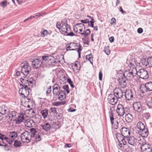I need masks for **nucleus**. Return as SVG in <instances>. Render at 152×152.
<instances>
[{"instance_id": "63", "label": "nucleus", "mask_w": 152, "mask_h": 152, "mask_svg": "<svg viewBox=\"0 0 152 152\" xmlns=\"http://www.w3.org/2000/svg\"><path fill=\"white\" fill-rule=\"evenodd\" d=\"M111 21L112 22L111 23V24H112L113 23H116V19L115 18H112L111 19Z\"/></svg>"}, {"instance_id": "8", "label": "nucleus", "mask_w": 152, "mask_h": 152, "mask_svg": "<svg viewBox=\"0 0 152 152\" xmlns=\"http://www.w3.org/2000/svg\"><path fill=\"white\" fill-rule=\"evenodd\" d=\"M9 140L8 137L0 133V146L7 147V145L6 142L8 144V142H9Z\"/></svg>"}, {"instance_id": "64", "label": "nucleus", "mask_w": 152, "mask_h": 152, "mask_svg": "<svg viewBox=\"0 0 152 152\" xmlns=\"http://www.w3.org/2000/svg\"><path fill=\"white\" fill-rule=\"evenodd\" d=\"M110 41V42H113L114 41V38L113 36L111 37L109 39Z\"/></svg>"}, {"instance_id": "24", "label": "nucleus", "mask_w": 152, "mask_h": 152, "mask_svg": "<svg viewBox=\"0 0 152 152\" xmlns=\"http://www.w3.org/2000/svg\"><path fill=\"white\" fill-rule=\"evenodd\" d=\"M127 140L129 144L133 146L136 145L137 142V140L133 136L129 137Z\"/></svg>"}, {"instance_id": "41", "label": "nucleus", "mask_w": 152, "mask_h": 152, "mask_svg": "<svg viewBox=\"0 0 152 152\" xmlns=\"http://www.w3.org/2000/svg\"><path fill=\"white\" fill-rule=\"evenodd\" d=\"M116 138L119 142H120V141H121L123 142L124 145H125L126 144V142L124 140V137H123V136H121L120 137H119H119H116Z\"/></svg>"}, {"instance_id": "40", "label": "nucleus", "mask_w": 152, "mask_h": 152, "mask_svg": "<svg viewBox=\"0 0 152 152\" xmlns=\"http://www.w3.org/2000/svg\"><path fill=\"white\" fill-rule=\"evenodd\" d=\"M35 106V104L34 101H32L31 99H29V108H34Z\"/></svg>"}, {"instance_id": "28", "label": "nucleus", "mask_w": 152, "mask_h": 152, "mask_svg": "<svg viewBox=\"0 0 152 152\" xmlns=\"http://www.w3.org/2000/svg\"><path fill=\"white\" fill-rule=\"evenodd\" d=\"M29 118H36V115L35 114V112L32 108H29Z\"/></svg>"}, {"instance_id": "12", "label": "nucleus", "mask_w": 152, "mask_h": 152, "mask_svg": "<svg viewBox=\"0 0 152 152\" xmlns=\"http://www.w3.org/2000/svg\"><path fill=\"white\" fill-rule=\"evenodd\" d=\"M120 77L118 78V80L119 84L121 87L124 88L127 86V79L123 75Z\"/></svg>"}, {"instance_id": "34", "label": "nucleus", "mask_w": 152, "mask_h": 152, "mask_svg": "<svg viewBox=\"0 0 152 152\" xmlns=\"http://www.w3.org/2000/svg\"><path fill=\"white\" fill-rule=\"evenodd\" d=\"M125 119L128 122H131L133 119V117L132 114L129 113L126 114L125 116Z\"/></svg>"}, {"instance_id": "56", "label": "nucleus", "mask_w": 152, "mask_h": 152, "mask_svg": "<svg viewBox=\"0 0 152 152\" xmlns=\"http://www.w3.org/2000/svg\"><path fill=\"white\" fill-rule=\"evenodd\" d=\"M64 102H57L54 103V105L56 106H58L62 104V103Z\"/></svg>"}, {"instance_id": "60", "label": "nucleus", "mask_w": 152, "mask_h": 152, "mask_svg": "<svg viewBox=\"0 0 152 152\" xmlns=\"http://www.w3.org/2000/svg\"><path fill=\"white\" fill-rule=\"evenodd\" d=\"M94 21H93V20L90 21L89 22V23H90V25H88V26H90L91 27L93 28L94 27Z\"/></svg>"}, {"instance_id": "59", "label": "nucleus", "mask_w": 152, "mask_h": 152, "mask_svg": "<svg viewBox=\"0 0 152 152\" xmlns=\"http://www.w3.org/2000/svg\"><path fill=\"white\" fill-rule=\"evenodd\" d=\"M51 92V87H50L49 88H48L47 90L46 91V94L48 95V94L50 93Z\"/></svg>"}, {"instance_id": "31", "label": "nucleus", "mask_w": 152, "mask_h": 152, "mask_svg": "<svg viewBox=\"0 0 152 152\" xmlns=\"http://www.w3.org/2000/svg\"><path fill=\"white\" fill-rule=\"evenodd\" d=\"M140 64H141V66L142 67H145L148 65V58L147 60L145 59H143L141 61V62L140 63Z\"/></svg>"}, {"instance_id": "17", "label": "nucleus", "mask_w": 152, "mask_h": 152, "mask_svg": "<svg viewBox=\"0 0 152 152\" xmlns=\"http://www.w3.org/2000/svg\"><path fill=\"white\" fill-rule=\"evenodd\" d=\"M28 132L26 131L23 132L21 135V140L22 142L25 143V145H27L28 142L26 141L28 140Z\"/></svg>"}, {"instance_id": "18", "label": "nucleus", "mask_w": 152, "mask_h": 152, "mask_svg": "<svg viewBox=\"0 0 152 152\" xmlns=\"http://www.w3.org/2000/svg\"><path fill=\"white\" fill-rule=\"evenodd\" d=\"M118 99L115 97L114 95L111 94L109 95L107 97V101L110 104L114 105L117 102Z\"/></svg>"}, {"instance_id": "14", "label": "nucleus", "mask_w": 152, "mask_h": 152, "mask_svg": "<svg viewBox=\"0 0 152 152\" xmlns=\"http://www.w3.org/2000/svg\"><path fill=\"white\" fill-rule=\"evenodd\" d=\"M152 148L151 145L145 143L141 145V149L142 152H151Z\"/></svg>"}, {"instance_id": "1", "label": "nucleus", "mask_w": 152, "mask_h": 152, "mask_svg": "<svg viewBox=\"0 0 152 152\" xmlns=\"http://www.w3.org/2000/svg\"><path fill=\"white\" fill-rule=\"evenodd\" d=\"M128 70H126L123 75L127 79L132 78L137 74V71L135 65L130 63L128 66Z\"/></svg>"}, {"instance_id": "21", "label": "nucleus", "mask_w": 152, "mask_h": 152, "mask_svg": "<svg viewBox=\"0 0 152 152\" xmlns=\"http://www.w3.org/2000/svg\"><path fill=\"white\" fill-rule=\"evenodd\" d=\"M124 93L121 89H118L116 91H114V95L118 99L122 98Z\"/></svg>"}, {"instance_id": "11", "label": "nucleus", "mask_w": 152, "mask_h": 152, "mask_svg": "<svg viewBox=\"0 0 152 152\" xmlns=\"http://www.w3.org/2000/svg\"><path fill=\"white\" fill-rule=\"evenodd\" d=\"M8 135L10 137V138L8 137L9 142H8V144L11 145L13 142L14 140L17 137L18 134L16 132L13 131L9 132L8 133Z\"/></svg>"}, {"instance_id": "32", "label": "nucleus", "mask_w": 152, "mask_h": 152, "mask_svg": "<svg viewBox=\"0 0 152 152\" xmlns=\"http://www.w3.org/2000/svg\"><path fill=\"white\" fill-rule=\"evenodd\" d=\"M29 128H37V126L34 120L29 119Z\"/></svg>"}, {"instance_id": "23", "label": "nucleus", "mask_w": 152, "mask_h": 152, "mask_svg": "<svg viewBox=\"0 0 152 152\" xmlns=\"http://www.w3.org/2000/svg\"><path fill=\"white\" fill-rule=\"evenodd\" d=\"M139 133L143 137H147L148 134V131L147 129L145 128L144 129L140 130Z\"/></svg>"}, {"instance_id": "42", "label": "nucleus", "mask_w": 152, "mask_h": 152, "mask_svg": "<svg viewBox=\"0 0 152 152\" xmlns=\"http://www.w3.org/2000/svg\"><path fill=\"white\" fill-rule=\"evenodd\" d=\"M9 3H8L7 1L6 0L3 1L0 3V5L3 8H4L7 7V4H9Z\"/></svg>"}, {"instance_id": "30", "label": "nucleus", "mask_w": 152, "mask_h": 152, "mask_svg": "<svg viewBox=\"0 0 152 152\" xmlns=\"http://www.w3.org/2000/svg\"><path fill=\"white\" fill-rule=\"evenodd\" d=\"M140 90L142 93L145 94L148 91L147 88L145 84H141L140 86Z\"/></svg>"}, {"instance_id": "7", "label": "nucleus", "mask_w": 152, "mask_h": 152, "mask_svg": "<svg viewBox=\"0 0 152 152\" xmlns=\"http://www.w3.org/2000/svg\"><path fill=\"white\" fill-rule=\"evenodd\" d=\"M137 74L140 78L144 79H147L149 77L147 71L144 69H140L137 71Z\"/></svg>"}, {"instance_id": "54", "label": "nucleus", "mask_w": 152, "mask_h": 152, "mask_svg": "<svg viewBox=\"0 0 152 152\" xmlns=\"http://www.w3.org/2000/svg\"><path fill=\"white\" fill-rule=\"evenodd\" d=\"M48 33V31L46 30H44L41 32V34H42L43 35V36H47Z\"/></svg>"}, {"instance_id": "35", "label": "nucleus", "mask_w": 152, "mask_h": 152, "mask_svg": "<svg viewBox=\"0 0 152 152\" xmlns=\"http://www.w3.org/2000/svg\"><path fill=\"white\" fill-rule=\"evenodd\" d=\"M137 128L139 129L140 130L144 129L145 128V127L144 124L141 121L137 123Z\"/></svg>"}, {"instance_id": "16", "label": "nucleus", "mask_w": 152, "mask_h": 152, "mask_svg": "<svg viewBox=\"0 0 152 152\" xmlns=\"http://www.w3.org/2000/svg\"><path fill=\"white\" fill-rule=\"evenodd\" d=\"M56 108L55 107H51L50 109V112L48 115V120L52 121L54 119V116L55 113L57 112Z\"/></svg>"}, {"instance_id": "61", "label": "nucleus", "mask_w": 152, "mask_h": 152, "mask_svg": "<svg viewBox=\"0 0 152 152\" xmlns=\"http://www.w3.org/2000/svg\"><path fill=\"white\" fill-rule=\"evenodd\" d=\"M143 31V30L142 28H140L137 29V32L139 34L142 33Z\"/></svg>"}, {"instance_id": "57", "label": "nucleus", "mask_w": 152, "mask_h": 152, "mask_svg": "<svg viewBox=\"0 0 152 152\" xmlns=\"http://www.w3.org/2000/svg\"><path fill=\"white\" fill-rule=\"evenodd\" d=\"M56 27L58 28L59 29H61V23H60L58 22H57L56 24Z\"/></svg>"}, {"instance_id": "20", "label": "nucleus", "mask_w": 152, "mask_h": 152, "mask_svg": "<svg viewBox=\"0 0 152 152\" xmlns=\"http://www.w3.org/2000/svg\"><path fill=\"white\" fill-rule=\"evenodd\" d=\"M110 117L112 126L115 129H117L118 127V123L117 121L114 118L113 115H111Z\"/></svg>"}, {"instance_id": "62", "label": "nucleus", "mask_w": 152, "mask_h": 152, "mask_svg": "<svg viewBox=\"0 0 152 152\" xmlns=\"http://www.w3.org/2000/svg\"><path fill=\"white\" fill-rule=\"evenodd\" d=\"M125 151L126 152H130V148L129 146H126Z\"/></svg>"}, {"instance_id": "25", "label": "nucleus", "mask_w": 152, "mask_h": 152, "mask_svg": "<svg viewBox=\"0 0 152 152\" xmlns=\"http://www.w3.org/2000/svg\"><path fill=\"white\" fill-rule=\"evenodd\" d=\"M41 126L42 127L43 130L45 131H48L50 129L51 126L48 123H44L43 124H41Z\"/></svg>"}, {"instance_id": "19", "label": "nucleus", "mask_w": 152, "mask_h": 152, "mask_svg": "<svg viewBox=\"0 0 152 152\" xmlns=\"http://www.w3.org/2000/svg\"><path fill=\"white\" fill-rule=\"evenodd\" d=\"M134 110L138 112H140L143 110L142 107L140 102H136L133 105Z\"/></svg>"}, {"instance_id": "37", "label": "nucleus", "mask_w": 152, "mask_h": 152, "mask_svg": "<svg viewBox=\"0 0 152 152\" xmlns=\"http://www.w3.org/2000/svg\"><path fill=\"white\" fill-rule=\"evenodd\" d=\"M145 86H146L148 91H152V82H149L146 83Z\"/></svg>"}, {"instance_id": "36", "label": "nucleus", "mask_w": 152, "mask_h": 152, "mask_svg": "<svg viewBox=\"0 0 152 152\" xmlns=\"http://www.w3.org/2000/svg\"><path fill=\"white\" fill-rule=\"evenodd\" d=\"M15 115H16V114H15V112L13 111L11 112V113H10L9 114H8L9 118L10 121H11L12 120H13V119H15Z\"/></svg>"}, {"instance_id": "55", "label": "nucleus", "mask_w": 152, "mask_h": 152, "mask_svg": "<svg viewBox=\"0 0 152 152\" xmlns=\"http://www.w3.org/2000/svg\"><path fill=\"white\" fill-rule=\"evenodd\" d=\"M53 87V89L59 90V88L60 89V88L59 87V86L57 84H55Z\"/></svg>"}, {"instance_id": "45", "label": "nucleus", "mask_w": 152, "mask_h": 152, "mask_svg": "<svg viewBox=\"0 0 152 152\" xmlns=\"http://www.w3.org/2000/svg\"><path fill=\"white\" fill-rule=\"evenodd\" d=\"M61 90L59 88V90L53 89V93L55 95H57L60 93V91Z\"/></svg>"}, {"instance_id": "58", "label": "nucleus", "mask_w": 152, "mask_h": 152, "mask_svg": "<svg viewBox=\"0 0 152 152\" xmlns=\"http://www.w3.org/2000/svg\"><path fill=\"white\" fill-rule=\"evenodd\" d=\"M102 73L101 71H100L99 73V79L100 80H102Z\"/></svg>"}, {"instance_id": "22", "label": "nucleus", "mask_w": 152, "mask_h": 152, "mask_svg": "<svg viewBox=\"0 0 152 152\" xmlns=\"http://www.w3.org/2000/svg\"><path fill=\"white\" fill-rule=\"evenodd\" d=\"M126 99L127 100H131L133 97V94L131 90H127L125 93Z\"/></svg>"}, {"instance_id": "15", "label": "nucleus", "mask_w": 152, "mask_h": 152, "mask_svg": "<svg viewBox=\"0 0 152 152\" xmlns=\"http://www.w3.org/2000/svg\"><path fill=\"white\" fill-rule=\"evenodd\" d=\"M61 29L62 31L65 33L69 32L71 31L70 26L67 23L63 21L61 22Z\"/></svg>"}, {"instance_id": "13", "label": "nucleus", "mask_w": 152, "mask_h": 152, "mask_svg": "<svg viewBox=\"0 0 152 152\" xmlns=\"http://www.w3.org/2000/svg\"><path fill=\"white\" fill-rule=\"evenodd\" d=\"M121 136H123L124 137L128 138L130 136V132L128 128L126 127H123L121 130Z\"/></svg>"}, {"instance_id": "27", "label": "nucleus", "mask_w": 152, "mask_h": 152, "mask_svg": "<svg viewBox=\"0 0 152 152\" xmlns=\"http://www.w3.org/2000/svg\"><path fill=\"white\" fill-rule=\"evenodd\" d=\"M76 47H77V45L76 44L73 42H71L66 44V48L67 51H69V49H70L72 48H75Z\"/></svg>"}, {"instance_id": "43", "label": "nucleus", "mask_w": 152, "mask_h": 152, "mask_svg": "<svg viewBox=\"0 0 152 152\" xmlns=\"http://www.w3.org/2000/svg\"><path fill=\"white\" fill-rule=\"evenodd\" d=\"M35 81L33 79V78H31L29 79V83L31 85L29 84V86H31V87L35 86Z\"/></svg>"}, {"instance_id": "52", "label": "nucleus", "mask_w": 152, "mask_h": 152, "mask_svg": "<svg viewBox=\"0 0 152 152\" xmlns=\"http://www.w3.org/2000/svg\"><path fill=\"white\" fill-rule=\"evenodd\" d=\"M76 26H79V27H80L82 29H83L84 30L85 29V27L84 25L82 23H77L76 24Z\"/></svg>"}, {"instance_id": "46", "label": "nucleus", "mask_w": 152, "mask_h": 152, "mask_svg": "<svg viewBox=\"0 0 152 152\" xmlns=\"http://www.w3.org/2000/svg\"><path fill=\"white\" fill-rule=\"evenodd\" d=\"M146 104L149 108H152V100L151 99L150 100L148 101Z\"/></svg>"}, {"instance_id": "2", "label": "nucleus", "mask_w": 152, "mask_h": 152, "mask_svg": "<svg viewBox=\"0 0 152 152\" xmlns=\"http://www.w3.org/2000/svg\"><path fill=\"white\" fill-rule=\"evenodd\" d=\"M27 110H26L24 115L23 114L17 113L15 115V119H13V121H15L17 124H19L21 122H24L25 125L26 126L28 124V113H27Z\"/></svg>"}, {"instance_id": "4", "label": "nucleus", "mask_w": 152, "mask_h": 152, "mask_svg": "<svg viewBox=\"0 0 152 152\" xmlns=\"http://www.w3.org/2000/svg\"><path fill=\"white\" fill-rule=\"evenodd\" d=\"M37 128H30L29 129V135L30 137L34 138L35 137V140L36 141H40L41 140L40 135L39 134L37 131Z\"/></svg>"}, {"instance_id": "33", "label": "nucleus", "mask_w": 152, "mask_h": 152, "mask_svg": "<svg viewBox=\"0 0 152 152\" xmlns=\"http://www.w3.org/2000/svg\"><path fill=\"white\" fill-rule=\"evenodd\" d=\"M72 66L73 70L74 72H78L80 69V65L79 64H77L76 63L73 64Z\"/></svg>"}, {"instance_id": "47", "label": "nucleus", "mask_w": 152, "mask_h": 152, "mask_svg": "<svg viewBox=\"0 0 152 152\" xmlns=\"http://www.w3.org/2000/svg\"><path fill=\"white\" fill-rule=\"evenodd\" d=\"M148 66L149 67H152V57H149L148 58Z\"/></svg>"}, {"instance_id": "49", "label": "nucleus", "mask_w": 152, "mask_h": 152, "mask_svg": "<svg viewBox=\"0 0 152 152\" xmlns=\"http://www.w3.org/2000/svg\"><path fill=\"white\" fill-rule=\"evenodd\" d=\"M63 88L66 91L67 94H68L69 92V86L68 85H66L64 86L63 87Z\"/></svg>"}, {"instance_id": "29", "label": "nucleus", "mask_w": 152, "mask_h": 152, "mask_svg": "<svg viewBox=\"0 0 152 152\" xmlns=\"http://www.w3.org/2000/svg\"><path fill=\"white\" fill-rule=\"evenodd\" d=\"M40 113L44 119L48 118V110L46 109L42 110L41 111Z\"/></svg>"}, {"instance_id": "39", "label": "nucleus", "mask_w": 152, "mask_h": 152, "mask_svg": "<svg viewBox=\"0 0 152 152\" xmlns=\"http://www.w3.org/2000/svg\"><path fill=\"white\" fill-rule=\"evenodd\" d=\"M90 31L89 29H87L86 31H83V33L78 32V33L80 34L81 35L84 36L85 37H86L90 33Z\"/></svg>"}, {"instance_id": "51", "label": "nucleus", "mask_w": 152, "mask_h": 152, "mask_svg": "<svg viewBox=\"0 0 152 152\" xmlns=\"http://www.w3.org/2000/svg\"><path fill=\"white\" fill-rule=\"evenodd\" d=\"M81 22L83 23H88V25H90V23H89V20L88 19H86L85 20H81Z\"/></svg>"}, {"instance_id": "10", "label": "nucleus", "mask_w": 152, "mask_h": 152, "mask_svg": "<svg viewBox=\"0 0 152 152\" xmlns=\"http://www.w3.org/2000/svg\"><path fill=\"white\" fill-rule=\"evenodd\" d=\"M28 64L27 61H25L24 63L21 64V72L25 76L28 74Z\"/></svg>"}, {"instance_id": "38", "label": "nucleus", "mask_w": 152, "mask_h": 152, "mask_svg": "<svg viewBox=\"0 0 152 152\" xmlns=\"http://www.w3.org/2000/svg\"><path fill=\"white\" fill-rule=\"evenodd\" d=\"M86 59H88V60L90 61V63L93 64V57L91 54H90L87 55L86 56Z\"/></svg>"}, {"instance_id": "6", "label": "nucleus", "mask_w": 152, "mask_h": 152, "mask_svg": "<svg viewBox=\"0 0 152 152\" xmlns=\"http://www.w3.org/2000/svg\"><path fill=\"white\" fill-rule=\"evenodd\" d=\"M42 58L43 60H45L47 62L48 64L50 66H52V65L53 66L54 65L53 64H56L57 63V62L55 61L54 57L50 56H43Z\"/></svg>"}, {"instance_id": "50", "label": "nucleus", "mask_w": 152, "mask_h": 152, "mask_svg": "<svg viewBox=\"0 0 152 152\" xmlns=\"http://www.w3.org/2000/svg\"><path fill=\"white\" fill-rule=\"evenodd\" d=\"M67 81L69 83L70 85L71 86L72 88H74L75 87L74 84H72V82L71 81V79L69 78L67 79Z\"/></svg>"}, {"instance_id": "53", "label": "nucleus", "mask_w": 152, "mask_h": 152, "mask_svg": "<svg viewBox=\"0 0 152 152\" xmlns=\"http://www.w3.org/2000/svg\"><path fill=\"white\" fill-rule=\"evenodd\" d=\"M67 33L66 35L70 36H73L75 35L74 34L72 31H70L69 32H66Z\"/></svg>"}, {"instance_id": "48", "label": "nucleus", "mask_w": 152, "mask_h": 152, "mask_svg": "<svg viewBox=\"0 0 152 152\" xmlns=\"http://www.w3.org/2000/svg\"><path fill=\"white\" fill-rule=\"evenodd\" d=\"M104 51L106 53V54L108 55L110 53V50H109V47L108 46H107L106 47H105L104 48Z\"/></svg>"}, {"instance_id": "26", "label": "nucleus", "mask_w": 152, "mask_h": 152, "mask_svg": "<svg viewBox=\"0 0 152 152\" xmlns=\"http://www.w3.org/2000/svg\"><path fill=\"white\" fill-rule=\"evenodd\" d=\"M57 96H58V99L61 101H62L66 98V95L65 91L61 90L60 93Z\"/></svg>"}, {"instance_id": "9", "label": "nucleus", "mask_w": 152, "mask_h": 152, "mask_svg": "<svg viewBox=\"0 0 152 152\" xmlns=\"http://www.w3.org/2000/svg\"><path fill=\"white\" fill-rule=\"evenodd\" d=\"M126 107L124 108L123 106L120 104H118L117 106L116 110V112L118 116H122L126 113Z\"/></svg>"}, {"instance_id": "3", "label": "nucleus", "mask_w": 152, "mask_h": 152, "mask_svg": "<svg viewBox=\"0 0 152 152\" xmlns=\"http://www.w3.org/2000/svg\"><path fill=\"white\" fill-rule=\"evenodd\" d=\"M20 86H22L23 87V88H21L20 89H22L23 90L22 91L23 92H26V94L27 96H25V94L23 93H20V94L21 95L23 96L24 99L22 101V102L23 103V105L25 107H27L28 108V87L27 85H25V84H20Z\"/></svg>"}, {"instance_id": "44", "label": "nucleus", "mask_w": 152, "mask_h": 152, "mask_svg": "<svg viewBox=\"0 0 152 152\" xmlns=\"http://www.w3.org/2000/svg\"><path fill=\"white\" fill-rule=\"evenodd\" d=\"M21 143L19 141L15 140L14 143V145L15 147H19L21 145Z\"/></svg>"}, {"instance_id": "5", "label": "nucleus", "mask_w": 152, "mask_h": 152, "mask_svg": "<svg viewBox=\"0 0 152 152\" xmlns=\"http://www.w3.org/2000/svg\"><path fill=\"white\" fill-rule=\"evenodd\" d=\"M33 58H30V61L32 63V66L35 69L39 68L41 65V62L38 57L35 55L33 56Z\"/></svg>"}]
</instances>
